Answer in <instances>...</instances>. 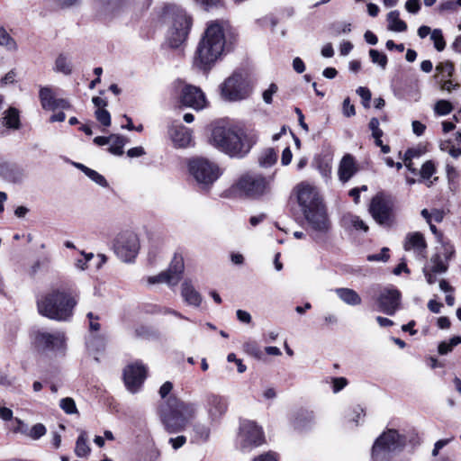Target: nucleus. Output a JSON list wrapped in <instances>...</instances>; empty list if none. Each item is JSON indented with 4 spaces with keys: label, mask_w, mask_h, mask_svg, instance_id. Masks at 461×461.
I'll return each mask as SVG.
<instances>
[{
    "label": "nucleus",
    "mask_w": 461,
    "mask_h": 461,
    "mask_svg": "<svg viewBox=\"0 0 461 461\" xmlns=\"http://www.w3.org/2000/svg\"><path fill=\"white\" fill-rule=\"evenodd\" d=\"M258 140V131L249 126L215 125L211 129L209 142L231 158L246 157Z\"/></svg>",
    "instance_id": "nucleus-1"
},
{
    "label": "nucleus",
    "mask_w": 461,
    "mask_h": 461,
    "mask_svg": "<svg viewBox=\"0 0 461 461\" xmlns=\"http://www.w3.org/2000/svg\"><path fill=\"white\" fill-rule=\"evenodd\" d=\"M78 302L76 291L64 285L53 286L37 297L38 312L56 321H69Z\"/></svg>",
    "instance_id": "nucleus-2"
},
{
    "label": "nucleus",
    "mask_w": 461,
    "mask_h": 461,
    "mask_svg": "<svg viewBox=\"0 0 461 461\" xmlns=\"http://www.w3.org/2000/svg\"><path fill=\"white\" fill-rule=\"evenodd\" d=\"M172 389L173 384L169 381L165 382L159 389V395L165 399L159 407V415L166 429L169 433H177L194 417L196 407L194 403L185 402L173 395L167 398Z\"/></svg>",
    "instance_id": "nucleus-3"
},
{
    "label": "nucleus",
    "mask_w": 461,
    "mask_h": 461,
    "mask_svg": "<svg viewBox=\"0 0 461 461\" xmlns=\"http://www.w3.org/2000/svg\"><path fill=\"white\" fill-rule=\"evenodd\" d=\"M225 45L222 23L219 21L210 22L197 45L194 65L203 70L210 69L222 57Z\"/></svg>",
    "instance_id": "nucleus-4"
},
{
    "label": "nucleus",
    "mask_w": 461,
    "mask_h": 461,
    "mask_svg": "<svg viewBox=\"0 0 461 461\" xmlns=\"http://www.w3.org/2000/svg\"><path fill=\"white\" fill-rule=\"evenodd\" d=\"M161 16L170 25L167 35L170 46L177 48L187 38L192 24L191 18L176 5H166Z\"/></svg>",
    "instance_id": "nucleus-5"
},
{
    "label": "nucleus",
    "mask_w": 461,
    "mask_h": 461,
    "mask_svg": "<svg viewBox=\"0 0 461 461\" xmlns=\"http://www.w3.org/2000/svg\"><path fill=\"white\" fill-rule=\"evenodd\" d=\"M187 167L190 176L203 189L211 187L222 174L218 164L202 157L191 158Z\"/></svg>",
    "instance_id": "nucleus-6"
},
{
    "label": "nucleus",
    "mask_w": 461,
    "mask_h": 461,
    "mask_svg": "<svg viewBox=\"0 0 461 461\" xmlns=\"http://www.w3.org/2000/svg\"><path fill=\"white\" fill-rule=\"evenodd\" d=\"M250 80L241 72H234L220 86L221 97L229 102L243 100L250 95Z\"/></svg>",
    "instance_id": "nucleus-7"
},
{
    "label": "nucleus",
    "mask_w": 461,
    "mask_h": 461,
    "mask_svg": "<svg viewBox=\"0 0 461 461\" xmlns=\"http://www.w3.org/2000/svg\"><path fill=\"white\" fill-rule=\"evenodd\" d=\"M404 445V437L395 429H388L375 441L372 447V459L373 461H381L386 458L391 452L401 449Z\"/></svg>",
    "instance_id": "nucleus-8"
},
{
    "label": "nucleus",
    "mask_w": 461,
    "mask_h": 461,
    "mask_svg": "<svg viewBox=\"0 0 461 461\" xmlns=\"http://www.w3.org/2000/svg\"><path fill=\"white\" fill-rule=\"evenodd\" d=\"M263 429L255 421L244 420L240 424L238 443L243 452H249L265 443Z\"/></svg>",
    "instance_id": "nucleus-9"
},
{
    "label": "nucleus",
    "mask_w": 461,
    "mask_h": 461,
    "mask_svg": "<svg viewBox=\"0 0 461 461\" xmlns=\"http://www.w3.org/2000/svg\"><path fill=\"white\" fill-rule=\"evenodd\" d=\"M369 212L378 224L392 226L395 219L393 200L383 194H376L371 200Z\"/></svg>",
    "instance_id": "nucleus-10"
},
{
    "label": "nucleus",
    "mask_w": 461,
    "mask_h": 461,
    "mask_svg": "<svg viewBox=\"0 0 461 461\" xmlns=\"http://www.w3.org/2000/svg\"><path fill=\"white\" fill-rule=\"evenodd\" d=\"M303 214L311 227L312 238L317 243H323L325 241V236L330 229V222L323 203L316 208L305 211Z\"/></svg>",
    "instance_id": "nucleus-11"
},
{
    "label": "nucleus",
    "mask_w": 461,
    "mask_h": 461,
    "mask_svg": "<svg viewBox=\"0 0 461 461\" xmlns=\"http://www.w3.org/2000/svg\"><path fill=\"white\" fill-rule=\"evenodd\" d=\"M39 99L41 107L47 112L58 113V115H64V112H72L70 101L60 96L53 86H41Z\"/></svg>",
    "instance_id": "nucleus-12"
},
{
    "label": "nucleus",
    "mask_w": 461,
    "mask_h": 461,
    "mask_svg": "<svg viewBox=\"0 0 461 461\" xmlns=\"http://www.w3.org/2000/svg\"><path fill=\"white\" fill-rule=\"evenodd\" d=\"M114 253L123 262H131L140 250L137 234L131 230L119 233L113 242Z\"/></svg>",
    "instance_id": "nucleus-13"
},
{
    "label": "nucleus",
    "mask_w": 461,
    "mask_h": 461,
    "mask_svg": "<svg viewBox=\"0 0 461 461\" xmlns=\"http://www.w3.org/2000/svg\"><path fill=\"white\" fill-rule=\"evenodd\" d=\"M236 186L246 196L258 198L268 192L269 181L259 174L249 172L240 177Z\"/></svg>",
    "instance_id": "nucleus-14"
},
{
    "label": "nucleus",
    "mask_w": 461,
    "mask_h": 461,
    "mask_svg": "<svg viewBox=\"0 0 461 461\" xmlns=\"http://www.w3.org/2000/svg\"><path fill=\"white\" fill-rule=\"evenodd\" d=\"M174 87L179 94L180 103L195 111H200L207 105L203 92L197 86L186 84L177 79L174 82Z\"/></svg>",
    "instance_id": "nucleus-15"
},
{
    "label": "nucleus",
    "mask_w": 461,
    "mask_h": 461,
    "mask_svg": "<svg viewBox=\"0 0 461 461\" xmlns=\"http://www.w3.org/2000/svg\"><path fill=\"white\" fill-rule=\"evenodd\" d=\"M66 342V335L60 330L55 332L37 330L33 334V343L39 349L63 354L67 347Z\"/></svg>",
    "instance_id": "nucleus-16"
},
{
    "label": "nucleus",
    "mask_w": 461,
    "mask_h": 461,
    "mask_svg": "<svg viewBox=\"0 0 461 461\" xmlns=\"http://www.w3.org/2000/svg\"><path fill=\"white\" fill-rule=\"evenodd\" d=\"M453 253V250L443 248L442 251H438L432 255L429 261L423 267V274L428 284H435L437 281L436 276L447 271L448 262Z\"/></svg>",
    "instance_id": "nucleus-17"
},
{
    "label": "nucleus",
    "mask_w": 461,
    "mask_h": 461,
    "mask_svg": "<svg viewBox=\"0 0 461 461\" xmlns=\"http://www.w3.org/2000/svg\"><path fill=\"white\" fill-rule=\"evenodd\" d=\"M294 192L303 212L322 204L317 188L309 183L302 182L298 184L294 188Z\"/></svg>",
    "instance_id": "nucleus-18"
},
{
    "label": "nucleus",
    "mask_w": 461,
    "mask_h": 461,
    "mask_svg": "<svg viewBox=\"0 0 461 461\" xmlns=\"http://www.w3.org/2000/svg\"><path fill=\"white\" fill-rule=\"evenodd\" d=\"M147 375L146 367L140 362L127 366L123 371V380L126 388L132 393L141 387Z\"/></svg>",
    "instance_id": "nucleus-19"
},
{
    "label": "nucleus",
    "mask_w": 461,
    "mask_h": 461,
    "mask_svg": "<svg viewBox=\"0 0 461 461\" xmlns=\"http://www.w3.org/2000/svg\"><path fill=\"white\" fill-rule=\"evenodd\" d=\"M376 301L379 311L392 316L400 307L401 294L395 288L385 287L380 291Z\"/></svg>",
    "instance_id": "nucleus-20"
},
{
    "label": "nucleus",
    "mask_w": 461,
    "mask_h": 461,
    "mask_svg": "<svg viewBox=\"0 0 461 461\" xmlns=\"http://www.w3.org/2000/svg\"><path fill=\"white\" fill-rule=\"evenodd\" d=\"M168 136L175 148H188L193 145L192 131L183 124L172 123L168 128Z\"/></svg>",
    "instance_id": "nucleus-21"
},
{
    "label": "nucleus",
    "mask_w": 461,
    "mask_h": 461,
    "mask_svg": "<svg viewBox=\"0 0 461 461\" xmlns=\"http://www.w3.org/2000/svg\"><path fill=\"white\" fill-rule=\"evenodd\" d=\"M403 249L411 251L418 259H424L427 255V242L419 231L408 233L405 237Z\"/></svg>",
    "instance_id": "nucleus-22"
},
{
    "label": "nucleus",
    "mask_w": 461,
    "mask_h": 461,
    "mask_svg": "<svg viewBox=\"0 0 461 461\" xmlns=\"http://www.w3.org/2000/svg\"><path fill=\"white\" fill-rule=\"evenodd\" d=\"M183 267L182 259H176L175 265L170 267L168 272H162L157 276H149L148 282L150 285L166 283L169 285H176L180 280Z\"/></svg>",
    "instance_id": "nucleus-23"
},
{
    "label": "nucleus",
    "mask_w": 461,
    "mask_h": 461,
    "mask_svg": "<svg viewBox=\"0 0 461 461\" xmlns=\"http://www.w3.org/2000/svg\"><path fill=\"white\" fill-rule=\"evenodd\" d=\"M228 409L226 398L218 394H209L206 398V411L212 421L221 419Z\"/></svg>",
    "instance_id": "nucleus-24"
},
{
    "label": "nucleus",
    "mask_w": 461,
    "mask_h": 461,
    "mask_svg": "<svg viewBox=\"0 0 461 461\" xmlns=\"http://www.w3.org/2000/svg\"><path fill=\"white\" fill-rule=\"evenodd\" d=\"M357 166L355 158L350 154L344 155L339 162L338 169L339 180L343 183L348 182L357 173Z\"/></svg>",
    "instance_id": "nucleus-25"
},
{
    "label": "nucleus",
    "mask_w": 461,
    "mask_h": 461,
    "mask_svg": "<svg viewBox=\"0 0 461 461\" xmlns=\"http://www.w3.org/2000/svg\"><path fill=\"white\" fill-rule=\"evenodd\" d=\"M181 295L185 302L193 306H199L202 303L200 294L194 289L192 284L185 281L181 285Z\"/></svg>",
    "instance_id": "nucleus-26"
},
{
    "label": "nucleus",
    "mask_w": 461,
    "mask_h": 461,
    "mask_svg": "<svg viewBox=\"0 0 461 461\" xmlns=\"http://www.w3.org/2000/svg\"><path fill=\"white\" fill-rule=\"evenodd\" d=\"M339 298L345 303L352 306L359 305L362 302L359 294L350 288H337L335 290Z\"/></svg>",
    "instance_id": "nucleus-27"
},
{
    "label": "nucleus",
    "mask_w": 461,
    "mask_h": 461,
    "mask_svg": "<svg viewBox=\"0 0 461 461\" xmlns=\"http://www.w3.org/2000/svg\"><path fill=\"white\" fill-rule=\"evenodd\" d=\"M435 70L436 74L434 77L437 83L438 84L442 81H446V79L452 77L455 71V68L452 62L443 61L439 62L436 66Z\"/></svg>",
    "instance_id": "nucleus-28"
},
{
    "label": "nucleus",
    "mask_w": 461,
    "mask_h": 461,
    "mask_svg": "<svg viewBox=\"0 0 461 461\" xmlns=\"http://www.w3.org/2000/svg\"><path fill=\"white\" fill-rule=\"evenodd\" d=\"M400 14L398 11H392L387 14L388 29L390 31L402 32L407 30V24L404 21L399 18Z\"/></svg>",
    "instance_id": "nucleus-29"
},
{
    "label": "nucleus",
    "mask_w": 461,
    "mask_h": 461,
    "mask_svg": "<svg viewBox=\"0 0 461 461\" xmlns=\"http://www.w3.org/2000/svg\"><path fill=\"white\" fill-rule=\"evenodd\" d=\"M86 347L91 354L102 351L105 348V338L102 335H91L86 340Z\"/></svg>",
    "instance_id": "nucleus-30"
},
{
    "label": "nucleus",
    "mask_w": 461,
    "mask_h": 461,
    "mask_svg": "<svg viewBox=\"0 0 461 461\" xmlns=\"http://www.w3.org/2000/svg\"><path fill=\"white\" fill-rule=\"evenodd\" d=\"M21 127L20 117H0V135Z\"/></svg>",
    "instance_id": "nucleus-31"
},
{
    "label": "nucleus",
    "mask_w": 461,
    "mask_h": 461,
    "mask_svg": "<svg viewBox=\"0 0 461 461\" xmlns=\"http://www.w3.org/2000/svg\"><path fill=\"white\" fill-rule=\"evenodd\" d=\"M314 420V414L310 411H300L294 421V426L296 429H305L309 424Z\"/></svg>",
    "instance_id": "nucleus-32"
},
{
    "label": "nucleus",
    "mask_w": 461,
    "mask_h": 461,
    "mask_svg": "<svg viewBox=\"0 0 461 461\" xmlns=\"http://www.w3.org/2000/svg\"><path fill=\"white\" fill-rule=\"evenodd\" d=\"M277 159V155L274 149H267L260 154L258 158V163L263 167H272Z\"/></svg>",
    "instance_id": "nucleus-33"
},
{
    "label": "nucleus",
    "mask_w": 461,
    "mask_h": 461,
    "mask_svg": "<svg viewBox=\"0 0 461 461\" xmlns=\"http://www.w3.org/2000/svg\"><path fill=\"white\" fill-rule=\"evenodd\" d=\"M343 222L345 225L363 231L368 230V226L357 215L348 214L343 217Z\"/></svg>",
    "instance_id": "nucleus-34"
},
{
    "label": "nucleus",
    "mask_w": 461,
    "mask_h": 461,
    "mask_svg": "<svg viewBox=\"0 0 461 461\" xmlns=\"http://www.w3.org/2000/svg\"><path fill=\"white\" fill-rule=\"evenodd\" d=\"M90 452V447L86 441V435L82 432L76 442L75 453L79 457L86 456Z\"/></svg>",
    "instance_id": "nucleus-35"
},
{
    "label": "nucleus",
    "mask_w": 461,
    "mask_h": 461,
    "mask_svg": "<svg viewBox=\"0 0 461 461\" xmlns=\"http://www.w3.org/2000/svg\"><path fill=\"white\" fill-rule=\"evenodd\" d=\"M461 343V337L455 336L451 338L448 341H442L439 343L438 351L440 355H446L451 352L454 347L459 345Z\"/></svg>",
    "instance_id": "nucleus-36"
},
{
    "label": "nucleus",
    "mask_w": 461,
    "mask_h": 461,
    "mask_svg": "<svg viewBox=\"0 0 461 461\" xmlns=\"http://www.w3.org/2000/svg\"><path fill=\"white\" fill-rule=\"evenodd\" d=\"M380 124V121L376 117H373L368 124V127L372 132V137L375 140V145H381V138L384 134V131L381 129Z\"/></svg>",
    "instance_id": "nucleus-37"
},
{
    "label": "nucleus",
    "mask_w": 461,
    "mask_h": 461,
    "mask_svg": "<svg viewBox=\"0 0 461 461\" xmlns=\"http://www.w3.org/2000/svg\"><path fill=\"white\" fill-rule=\"evenodd\" d=\"M55 71L64 75H69L72 72L71 63L67 57L59 55L55 61Z\"/></svg>",
    "instance_id": "nucleus-38"
},
{
    "label": "nucleus",
    "mask_w": 461,
    "mask_h": 461,
    "mask_svg": "<svg viewBox=\"0 0 461 461\" xmlns=\"http://www.w3.org/2000/svg\"><path fill=\"white\" fill-rule=\"evenodd\" d=\"M0 45L13 51H15L18 49L17 43L14 41V39L12 38L4 28H0Z\"/></svg>",
    "instance_id": "nucleus-39"
},
{
    "label": "nucleus",
    "mask_w": 461,
    "mask_h": 461,
    "mask_svg": "<svg viewBox=\"0 0 461 461\" xmlns=\"http://www.w3.org/2000/svg\"><path fill=\"white\" fill-rule=\"evenodd\" d=\"M109 151L113 155H122L123 153L124 140L120 136L111 135V143Z\"/></svg>",
    "instance_id": "nucleus-40"
},
{
    "label": "nucleus",
    "mask_w": 461,
    "mask_h": 461,
    "mask_svg": "<svg viewBox=\"0 0 461 461\" xmlns=\"http://www.w3.org/2000/svg\"><path fill=\"white\" fill-rule=\"evenodd\" d=\"M59 407L63 410L66 414H78L76 402L71 397H65L59 401Z\"/></svg>",
    "instance_id": "nucleus-41"
},
{
    "label": "nucleus",
    "mask_w": 461,
    "mask_h": 461,
    "mask_svg": "<svg viewBox=\"0 0 461 461\" xmlns=\"http://www.w3.org/2000/svg\"><path fill=\"white\" fill-rule=\"evenodd\" d=\"M430 40L434 43V47L438 51H442L446 47L442 31L440 29H434L430 35Z\"/></svg>",
    "instance_id": "nucleus-42"
},
{
    "label": "nucleus",
    "mask_w": 461,
    "mask_h": 461,
    "mask_svg": "<svg viewBox=\"0 0 461 461\" xmlns=\"http://www.w3.org/2000/svg\"><path fill=\"white\" fill-rule=\"evenodd\" d=\"M194 433L195 440L206 441L210 437V429L203 424L194 426Z\"/></svg>",
    "instance_id": "nucleus-43"
},
{
    "label": "nucleus",
    "mask_w": 461,
    "mask_h": 461,
    "mask_svg": "<svg viewBox=\"0 0 461 461\" xmlns=\"http://www.w3.org/2000/svg\"><path fill=\"white\" fill-rule=\"evenodd\" d=\"M461 7V0H447L439 4L438 11L440 13L456 12Z\"/></svg>",
    "instance_id": "nucleus-44"
},
{
    "label": "nucleus",
    "mask_w": 461,
    "mask_h": 461,
    "mask_svg": "<svg viewBox=\"0 0 461 461\" xmlns=\"http://www.w3.org/2000/svg\"><path fill=\"white\" fill-rule=\"evenodd\" d=\"M86 176H87L92 181H94L95 183H96L97 185H99L102 187L108 186V183H107L106 179L104 178V176L94 169L86 168Z\"/></svg>",
    "instance_id": "nucleus-45"
},
{
    "label": "nucleus",
    "mask_w": 461,
    "mask_h": 461,
    "mask_svg": "<svg viewBox=\"0 0 461 461\" xmlns=\"http://www.w3.org/2000/svg\"><path fill=\"white\" fill-rule=\"evenodd\" d=\"M23 171L18 167H11L6 176L5 178L7 181L11 183H21L23 179Z\"/></svg>",
    "instance_id": "nucleus-46"
},
{
    "label": "nucleus",
    "mask_w": 461,
    "mask_h": 461,
    "mask_svg": "<svg viewBox=\"0 0 461 461\" xmlns=\"http://www.w3.org/2000/svg\"><path fill=\"white\" fill-rule=\"evenodd\" d=\"M369 56L373 63L378 64L383 68H385L387 64V58L384 53L372 49L369 50Z\"/></svg>",
    "instance_id": "nucleus-47"
},
{
    "label": "nucleus",
    "mask_w": 461,
    "mask_h": 461,
    "mask_svg": "<svg viewBox=\"0 0 461 461\" xmlns=\"http://www.w3.org/2000/svg\"><path fill=\"white\" fill-rule=\"evenodd\" d=\"M434 111L438 115H447L452 112V105L446 100H440L436 103Z\"/></svg>",
    "instance_id": "nucleus-48"
},
{
    "label": "nucleus",
    "mask_w": 461,
    "mask_h": 461,
    "mask_svg": "<svg viewBox=\"0 0 461 461\" xmlns=\"http://www.w3.org/2000/svg\"><path fill=\"white\" fill-rule=\"evenodd\" d=\"M365 415L366 413L364 409L357 405L352 409L351 412L348 414V419L356 425H358L360 421H363Z\"/></svg>",
    "instance_id": "nucleus-49"
},
{
    "label": "nucleus",
    "mask_w": 461,
    "mask_h": 461,
    "mask_svg": "<svg viewBox=\"0 0 461 461\" xmlns=\"http://www.w3.org/2000/svg\"><path fill=\"white\" fill-rule=\"evenodd\" d=\"M46 427L42 423H37L32 427L28 436L32 439H39L46 434Z\"/></svg>",
    "instance_id": "nucleus-50"
},
{
    "label": "nucleus",
    "mask_w": 461,
    "mask_h": 461,
    "mask_svg": "<svg viewBox=\"0 0 461 461\" xmlns=\"http://www.w3.org/2000/svg\"><path fill=\"white\" fill-rule=\"evenodd\" d=\"M243 349L245 352L255 357H259L261 351L256 341L249 340L244 343Z\"/></svg>",
    "instance_id": "nucleus-51"
},
{
    "label": "nucleus",
    "mask_w": 461,
    "mask_h": 461,
    "mask_svg": "<svg viewBox=\"0 0 461 461\" xmlns=\"http://www.w3.org/2000/svg\"><path fill=\"white\" fill-rule=\"evenodd\" d=\"M93 103L96 107L95 115H110L109 112L104 109L106 102L104 98L96 96L93 98Z\"/></svg>",
    "instance_id": "nucleus-52"
},
{
    "label": "nucleus",
    "mask_w": 461,
    "mask_h": 461,
    "mask_svg": "<svg viewBox=\"0 0 461 461\" xmlns=\"http://www.w3.org/2000/svg\"><path fill=\"white\" fill-rule=\"evenodd\" d=\"M357 94L361 97L362 99V104L364 107H369L370 106V101H371V92L368 88L364 86H359L357 89Z\"/></svg>",
    "instance_id": "nucleus-53"
},
{
    "label": "nucleus",
    "mask_w": 461,
    "mask_h": 461,
    "mask_svg": "<svg viewBox=\"0 0 461 461\" xmlns=\"http://www.w3.org/2000/svg\"><path fill=\"white\" fill-rule=\"evenodd\" d=\"M435 173V165L431 161L424 163L420 169V176L423 179H429Z\"/></svg>",
    "instance_id": "nucleus-54"
},
{
    "label": "nucleus",
    "mask_w": 461,
    "mask_h": 461,
    "mask_svg": "<svg viewBox=\"0 0 461 461\" xmlns=\"http://www.w3.org/2000/svg\"><path fill=\"white\" fill-rule=\"evenodd\" d=\"M93 253L86 254L85 252H81V258H78L75 262V266L81 270H84L87 267V263L93 258Z\"/></svg>",
    "instance_id": "nucleus-55"
},
{
    "label": "nucleus",
    "mask_w": 461,
    "mask_h": 461,
    "mask_svg": "<svg viewBox=\"0 0 461 461\" xmlns=\"http://www.w3.org/2000/svg\"><path fill=\"white\" fill-rule=\"evenodd\" d=\"M389 259V249L383 248L381 252L378 254L369 255L367 257L368 261H384L386 262Z\"/></svg>",
    "instance_id": "nucleus-56"
},
{
    "label": "nucleus",
    "mask_w": 461,
    "mask_h": 461,
    "mask_svg": "<svg viewBox=\"0 0 461 461\" xmlns=\"http://www.w3.org/2000/svg\"><path fill=\"white\" fill-rule=\"evenodd\" d=\"M86 316L89 321V330L91 331H98L101 328L99 316L95 315L93 312H88Z\"/></svg>",
    "instance_id": "nucleus-57"
},
{
    "label": "nucleus",
    "mask_w": 461,
    "mask_h": 461,
    "mask_svg": "<svg viewBox=\"0 0 461 461\" xmlns=\"http://www.w3.org/2000/svg\"><path fill=\"white\" fill-rule=\"evenodd\" d=\"M438 85L440 86V88L442 90H445L447 92H451V91L456 89L457 87H459V84L456 83L452 79V77L446 79V81H442V82L438 83Z\"/></svg>",
    "instance_id": "nucleus-58"
},
{
    "label": "nucleus",
    "mask_w": 461,
    "mask_h": 461,
    "mask_svg": "<svg viewBox=\"0 0 461 461\" xmlns=\"http://www.w3.org/2000/svg\"><path fill=\"white\" fill-rule=\"evenodd\" d=\"M348 384V381L344 377H337L332 381L333 392L338 393Z\"/></svg>",
    "instance_id": "nucleus-59"
},
{
    "label": "nucleus",
    "mask_w": 461,
    "mask_h": 461,
    "mask_svg": "<svg viewBox=\"0 0 461 461\" xmlns=\"http://www.w3.org/2000/svg\"><path fill=\"white\" fill-rule=\"evenodd\" d=\"M277 91V86L275 84H271L269 87L264 91L263 99L267 104H270L272 102V96Z\"/></svg>",
    "instance_id": "nucleus-60"
},
{
    "label": "nucleus",
    "mask_w": 461,
    "mask_h": 461,
    "mask_svg": "<svg viewBox=\"0 0 461 461\" xmlns=\"http://www.w3.org/2000/svg\"><path fill=\"white\" fill-rule=\"evenodd\" d=\"M405 8L408 12L416 14L420 8V4L419 0H407L405 3Z\"/></svg>",
    "instance_id": "nucleus-61"
},
{
    "label": "nucleus",
    "mask_w": 461,
    "mask_h": 461,
    "mask_svg": "<svg viewBox=\"0 0 461 461\" xmlns=\"http://www.w3.org/2000/svg\"><path fill=\"white\" fill-rule=\"evenodd\" d=\"M351 32V24L349 23H343L339 24L334 29L335 35L346 34Z\"/></svg>",
    "instance_id": "nucleus-62"
},
{
    "label": "nucleus",
    "mask_w": 461,
    "mask_h": 461,
    "mask_svg": "<svg viewBox=\"0 0 461 461\" xmlns=\"http://www.w3.org/2000/svg\"><path fill=\"white\" fill-rule=\"evenodd\" d=\"M186 442V438L185 436H178L176 438H171L169 439V443L172 445L174 449H178Z\"/></svg>",
    "instance_id": "nucleus-63"
},
{
    "label": "nucleus",
    "mask_w": 461,
    "mask_h": 461,
    "mask_svg": "<svg viewBox=\"0 0 461 461\" xmlns=\"http://www.w3.org/2000/svg\"><path fill=\"white\" fill-rule=\"evenodd\" d=\"M253 461H277V456L274 452H267L255 457Z\"/></svg>",
    "instance_id": "nucleus-64"
}]
</instances>
